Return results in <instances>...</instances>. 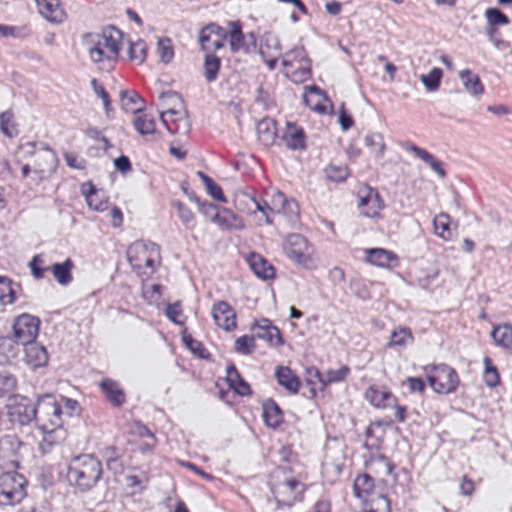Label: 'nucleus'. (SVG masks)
I'll return each mask as SVG.
<instances>
[{
  "label": "nucleus",
  "mask_w": 512,
  "mask_h": 512,
  "mask_svg": "<svg viewBox=\"0 0 512 512\" xmlns=\"http://www.w3.org/2000/svg\"><path fill=\"white\" fill-rule=\"evenodd\" d=\"M428 382L436 393L447 394L456 389L458 379L453 369L444 366L434 369L428 376Z\"/></svg>",
  "instance_id": "f8f14e48"
},
{
  "label": "nucleus",
  "mask_w": 512,
  "mask_h": 512,
  "mask_svg": "<svg viewBox=\"0 0 512 512\" xmlns=\"http://www.w3.org/2000/svg\"><path fill=\"white\" fill-rule=\"evenodd\" d=\"M374 469L380 475H388L392 472L393 467L386 459L381 457L374 463Z\"/></svg>",
  "instance_id": "680f3d73"
},
{
  "label": "nucleus",
  "mask_w": 512,
  "mask_h": 512,
  "mask_svg": "<svg viewBox=\"0 0 512 512\" xmlns=\"http://www.w3.org/2000/svg\"><path fill=\"white\" fill-rule=\"evenodd\" d=\"M35 422L44 434H52L63 426L62 403L53 395H41L36 400Z\"/></svg>",
  "instance_id": "f03ea898"
},
{
  "label": "nucleus",
  "mask_w": 512,
  "mask_h": 512,
  "mask_svg": "<svg viewBox=\"0 0 512 512\" xmlns=\"http://www.w3.org/2000/svg\"><path fill=\"white\" fill-rule=\"evenodd\" d=\"M283 69L286 77L294 82H303L310 75V62L303 49H294L283 57Z\"/></svg>",
  "instance_id": "6e6552de"
},
{
  "label": "nucleus",
  "mask_w": 512,
  "mask_h": 512,
  "mask_svg": "<svg viewBox=\"0 0 512 512\" xmlns=\"http://www.w3.org/2000/svg\"><path fill=\"white\" fill-rule=\"evenodd\" d=\"M283 138L286 144L293 149L302 148L304 146L303 133L294 124L287 123Z\"/></svg>",
  "instance_id": "72a5a7b5"
},
{
  "label": "nucleus",
  "mask_w": 512,
  "mask_h": 512,
  "mask_svg": "<svg viewBox=\"0 0 512 512\" xmlns=\"http://www.w3.org/2000/svg\"><path fill=\"white\" fill-rule=\"evenodd\" d=\"M362 505L363 512H390L389 501L382 495H375Z\"/></svg>",
  "instance_id": "ea45409f"
},
{
  "label": "nucleus",
  "mask_w": 512,
  "mask_h": 512,
  "mask_svg": "<svg viewBox=\"0 0 512 512\" xmlns=\"http://www.w3.org/2000/svg\"><path fill=\"white\" fill-rule=\"evenodd\" d=\"M255 347L254 338L251 336H242L235 341V350L239 354L247 355L253 351Z\"/></svg>",
  "instance_id": "864d4df0"
},
{
  "label": "nucleus",
  "mask_w": 512,
  "mask_h": 512,
  "mask_svg": "<svg viewBox=\"0 0 512 512\" xmlns=\"http://www.w3.org/2000/svg\"><path fill=\"white\" fill-rule=\"evenodd\" d=\"M26 480L16 472L0 475V503L14 505L22 501L26 495Z\"/></svg>",
  "instance_id": "0eeeda50"
},
{
  "label": "nucleus",
  "mask_w": 512,
  "mask_h": 512,
  "mask_svg": "<svg viewBox=\"0 0 512 512\" xmlns=\"http://www.w3.org/2000/svg\"><path fill=\"white\" fill-rule=\"evenodd\" d=\"M1 129L2 131L11 136L15 133V125L13 121V116L11 113H4L1 115L0 119Z\"/></svg>",
  "instance_id": "4d7b16f0"
},
{
  "label": "nucleus",
  "mask_w": 512,
  "mask_h": 512,
  "mask_svg": "<svg viewBox=\"0 0 512 512\" xmlns=\"http://www.w3.org/2000/svg\"><path fill=\"white\" fill-rule=\"evenodd\" d=\"M115 167L121 172H128L131 169L130 162L126 156H120L114 160Z\"/></svg>",
  "instance_id": "774afa93"
},
{
  "label": "nucleus",
  "mask_w": 512,
  "mask_h": 512,
  "mask_svg": "<svg viewBox=\"0 0 512 512\" xmlns=\"http://www.w3.org/2000/svg\"><path fill=\"white\" fill-rule=\"evenodd\" d=\"M407 383L410 391L412 392H423L425 389V384L421 378L417 377H409L407 378Z\"/></svg>",
  "instance_id": "e2e57ef3"
},
{
  "label": "nucleus",
  "mask_w": 512,
  "mask_h": 512,
  "mask_svg": "<svg viewBox=\"0 0 512 512\" xmlns=\"http://www.w3.org/2000/svg\"><path fill=\"white\" fill-rule=\"evenodd\" d=\"M229 38V46L232 52H239L245 49L244 35L241 27L237 22L229 23V31L227 32Z\"/></svg>",
  "instance_id": "2f4dec72"
},
{
  "label": "nucleus",
  "mask_w": 512,
  "mask_h": 512,
  "mask_svg": "<svg viewBox=\"0 0 512 512\" xmlns=\"http://www.w3.org/2000/svg\"><path fill=\"white\" fill-rule=\"evenodd\" d=\"M364 141L366 147H368L372 153L380 155L383 152L384 142L380 133H371L365 137Z\"/></svg>",
  "instance_id": "de8ad7c7"
},
{
  "label": "nucleus",
  "mask_w": 512,
  "mask_h": 512,
  "mask_svg": "<svg viewBox=\"0 0 512 512\" xmlns=\"http://www.w3.org/2000/svg\"><path fill=\"white\" fill-rule=\"evenodd\" d=\"M262 416L269 428H277L283 421V415L279 406L272 400H266L262 404Z\"/></svg>",
  "instance_id": "b1692460"
},
{
  "label": "nucleus",
  "mask_w": 512,
  "mask_h": 512,
  "mask_svg": "<svg viewBox=\"0 0 512 512\" xmlns=\"http://www.w3.org/2000/svg\"><path fill=\"white\" fill-rule=\"evenodd\" d=\"M197 175L204 183L205 189L207 193L215 200L226 203L227 199L224 196L222 189L218 184H216L211 178H209L206 174L202 172H198Z\"/></svg>",
  "instance_id": "79ce46f5"
},
{
  "label": "nucleus",
  "mask_w": 512,
  "mask_h": 512,
  "mask_svg": "<svg viewBox=\"0 0 512 512\" xmlns=\"http://www.w3.org/2000/svg\"><path fill=\"white\" fill-rule=\"evenodd\" d=\"M135 433L138 434L142 439L143 443H138L136 440L132 442L141 450L150 449L155 444L154 436L142 426H137Z\"/></svg>",
  "instance_id": "8fccbe9b"
},
{
  "label": "nucleus",
  "mask_w": 512,
  "mask_h": 512,
  "mask_svg": "<svg viewBox=\"0 0 512 512\" xmlns=\"http://www.w3.org/2000/svg\"><path fill=\"white\" fill-rule=\"evenodd\" d=\"M127 258L134 269L152 271L159 263V251L154 244L136 242L129 246Z\"/></svg>",
  "instance_id": "423d86ee"
},
{
  "label": "nucleus",
  "mask_w": 512,
  "mask_h": 512,
  "mask_svg": "<svg viewBox=\"0 0 512 512\" xmlns=\"http://www.w3.org/2000/svg\"><path fill=\"white\" fill-rule=\"evenodd\" d=\"M39 326L40 321L37 317L21 314L15 318L12 324L13 337L22 345L31 344L38 336Z\"/></svg>",
  "instance_id": "9b49d317"
},
{
  "label": "nucleus",
  "mask_w": 512,
  "mask_h": 512,
  "mask_svg": "<svg viewBox=\"0 0 512 512\" xmlns=\"http://www.w3.org/2000/svg\"><path fill=\"white\" fill-rule=\"evenodd\" d=\"M121 33L107 29L101 33H91L84 37L83 45L93 62H103L118 54Z\"/></svg>",
  "instance_id": "7ed1b4c3"
},
{
  "label": "nucleus",
  "mask_w": 512,
  "mask_h": 512,
  "mask_svg": "<svg viewBox=\"0 0 512 512\" xmlns=\"http://www.w3.org/2000/svg\"><path fill=\"white\" fill-rule=\"evenodd\" d=\"M160 116L163 122L173 131H186L188 116L183 100L174 92H164L159 97Z\"/></svg>",
  "instance_id": "20e7f679"
},
{
  "label": "nucleus",
  "mask_w": 512,
  "mask_h": 512,
  "mask_svg": "<svg viewBox=\"0 0 512 512\" xmlns=\"http://www.w3.org/2000/svg\"><path fill=\"white\" fill-rule=\"evenodd\" d=\"M486 19L493 27L496 25H506L508 18L498 9L490 8L486 10Z\"/></svg>",
  "instance_id": "5fc2aeb1"
},
{
  "label": "nucleus",
  "mask_w": 512,
  "mask_h": 512,
  "mask_svg": "<svg viewBox=\"0 0 512 512\" xmlns=\"http://www.w3.org/2000/svg\"><path fill=\"white\" fill-rule=\"evenodd\" d=\"M128 57L138 65L143 64L147 55V47L141 40L130 42L128 46Z\"/></svg>",
  "instance_id": "a19ab883"
},
{
  "label": "nucleus",
  "mask_w": 512,
  "mask_h": 512,
  "mask_svg": "<svg viewBox=\"0 0 512 512\" xmlns=\"http://www.w3.org/2000/svg\"><path fill=\"white\" fill-rule=\"evenodd\" d=\"M24 361L31 368L44 367L48 363V353L45 347L35 341L24 345Z\"/></svg>",
  "instance_id": "4be33fe9"
},
{
  "label": "nucleus",
  "mask_w": 512,
  "mask_h": 512,
  "mask_svg": "<svg viewBox=\"0 0 512 512\" xmlns=\"http://www.w3.org/2000/svg\"><path fill=\"white\" fill-rule=\"evenodd\" d=\"M94 92L97 96H99L102 100V103L104 107L108 110L109 109V97L104 91L103 87L98 85L95 80L92 81Z\"/></svg>",
  "instance_id": "0e129e2a"
},
{
  "label": "nucleus",
  "mask_w": 512,
  "mask_h": 512,
  "mask_svg": "<svg viewBox=\"0 0 512 512\" xmlns=\"http://www.w3.org/2000/svg\"><path fill=\"white\" fill-rule=\"evenodd\" d=\"M199 211L204 217H211V221L221 229H242L243 221L231 210L219 209L211 203H200Z\"/></svg>",
  "instance_id": "9d476101"
},
{
  "label": "nucleus",
  "mask_w": 512,
  "mask_h": 512,
  "mask_svg": "<svg viewBox=\"0 0 512 512\" xmlns=\"http://www.w3.org/2000/svg\"><path fill=\"white\" fill-rule=\"evenodd\" d=\"M110 223L113 227H119L122 224V213L121 211L113 206L110 210Z\"/></svg>",
  "instance_id": "69168bd1"
},
{
  "label": "nucleus",
  "mask_w": 512,
  "mask_h": 512,
  "mask_svg": "<svg viewBox=\"0 0 512 512\" xmlns=\"http://www.w3.org/2000/svg\"><path fill=\"white\" fill-rule=\"evenodd\" d=\"M16 386L15 380L7 375L0 374V394L4 395L11 392Z\"/></svg>",
  "instance_id": "bf43d9fd"
},
{
  "label": "nucleus",
  "mask_w": 512,
  "mask_h": 512,
  "mask_svg": "<svg viewBox=\"0 0 512 512\" xmlns=\"http://www.w3.org/2000/svg\"><path fill=\"white\" fill-rule=\"evenodd\" d=\"M305 105L312 111L324 114L332 111V103L316 87L307 88L303 93Z\"/></svg>",
  "instance_id": "dca6fc26"
},
{
  "label": "nucleus",
  "mask_w": 512,
  "mask_h": 512,
  "mask_svg": "<svg viewBox=\"0 0 512 512\" xmlns=\"http://www.w3.org/2000/svg\"><path fill=\"white\" fill-rule=\"evenodd\" d=\"M307 375L308 378L306 380L307 385H310V393L312 397H316L317 395V389L316 385L317 383L320 384L321 389H324L325 384L322 382L320 372L315 368H309L307 369Z\"/></svg>",
  "instance_id": "603ef678"
},
{
  "label": "nucleus",
  "mask_w": 512,
  "mask_h": 512,
  "mask_svg": "<svg viewBox=\"0 0 512 512\" xmlns=\"http://www.w3.org/2000/svg\"><path fill=\"white\" fill-rule=\"evenodd\" d=\"M72 262L66 259L63 263H56L52 266V272L60 285H66L71 281Z\"/></svg>",
  "instance_id": "e433bc0d"
},
{
  "label": "nucleus",
  "mask_w": 512,
  "mask_h": 512,
  "mask_svg": "<svg viewBox=\"0 0 512 512\" xmlns=\"http://www.w3.org/2000/svg\"><path fill=\"white\" fill-rule=\"evenodd\" d=\"M226 381L231 389L241 396L250 394L249 385L240 377L234 367L227 369Z\"/></svg>",
  "instance_id": "c85d7f7f"
},
{
  "label": "nucleus",
  "mask_w": 512,
  "mask_h": 512,
  "mask_svg": "<svg viewBox=\"0 0 512 512\" xmlns=\"http://www.w3.org/2000/svg\"><path fill=\"white\" fill-rule=\"evenodd\" d=\"M354 491L355 496L362 502V504L375 496L372 494L373 482L366 474L356 477L354 480Z\"/></svg>",
  "instance_id": "bb28decb"
},
{
  "label": "nucleus",
  "mask_w": 512,
  "mask_h": 512,
  "mask_svg": "<svg viewBox=\"0 0 512 512\" xmlns=\"http://www.w3.org/2000/svg\"><path fill=\"white\" fill-rule=\"evenodd\" d=\"M484 366V382L490 387L496 386L499 383V375L496 368L492 366L491 361L488 358L484 359Z\"/></svg>",
  "instance_id": "09e8293b"
},
{
  "label": "nucleus",
  "mask_w": 512,
  "mask_h": 512,
  "mask_svg": "<svg viewBox=\"0 0 512 512\" xmlns=\"http://www.w3.org/2000/svg\"><path fill=\"white\" fill-rule=\"evenodd\" d=\"M38 13L51 23L64 21L66 14L59 0H34Z\"/></svg>",
  "instance_id": "a211bd4d"
},
{
  "label": "nucleus",
  "mask_w": 512,
  "mask_h": 512,
  "mask_svg": "<svg viewBox=\"0 0 512 512\" xmlns=\"http://www.w3.org/2000/svg\"><path fill=\"white\" fill-rule=\"evenodd\" d=\"M15 299L12 284L8 279L0 278V304L9 305Z\"/></svg>",
  "instance_id": "49530a36"
},
{
  "label": "nucleus",
  "mask_w": 512,
  "mask_h": 512,
  "mask_svg": "<svg viewBox=\"0 0 512 512\" xmlns=\"http://www.w3.org/2000/svg\"><path fill=\"white\" fill-rule=\"evenodd\" d=\"M220 68V61L218 58L214 56H207L205 58V77L208 81H213L216 79L217 74Z\"/></svg>",
  "instance_id": "3c124183"
},
{
  "label": "nucleus",
  "mask_w": 512,
  "mask_h": 512,
  "mask_svg": "<svg viewBox=\"0 0 512 512\" xmlns=\"http://www.w3.org/2000/svg\"><path fill=\"white\" fill-rule=\"evenodd\" d=\"M166 315L175 324L181 325L183 323L182 311L177 303L167 306Z\"/></svg>",
  "instance_id": "6e6d98bb"
},
{
  "label": "nucleus",
  "mask_w": 512,
  "mask_h": 512,
  "mask_svg": "<svg viewBox=\"0 0 512 512\" xmlns=\"http://www.w3.org/2000/svg\"><path fill=\"white\" fill-rule=\"evenodd\" d=\"M325 175L330 181L341 182L347 178L348 170L344 164L331 163L326 167Z\"/></svg>",
  "instance_id": "37998d69"
},
{
  "label": "nucleus",
  "mask_w": 512,
  "mask_h": 512,
  "mask_svg": "<svg viewBox=\"0 0 512 512\" xmlns=\"http://www.w3.org/2000/svg\"><path fill=\"white\" fill-rule=\"evenodd\" d=\"M156 54L163 64H169L174 58V49L170 39L160 38L156 43Z\"/></svg>",
  "instance_id": "58836bf2"
},
{
  "label": "nucleus",
  "mask_w": 512,
  "mask_h": 512,
  "mask_svg": "<svg viewBox=\"0 0 512 512\" xmlns=\"http://www.w3.org/2000/svg\"><path fill=\"white\" fill-rule=\"evenodd\" d=\"M459 76L464 89L469 95L480 96L483 94L484 88L476 74L465 69L460 72Z\"/></svg>",
  "instance_id": "a878e982"
},
{
  "label": "nucleus",
  "mask_w": 512,
  "mask_h": 512,
  "mask_svg": "<svg viewBox=\"0 0 512 512\" xmlns=\"http://www.w3.org/2000/svg\"><path fill=\"white\" fill-rule=\"evenodd\" d=\"M412 340L411 332L406 328H396L391 331L389 346L403 347Z\"/></svg>",
  "instance_id": "c03bdc74"
},
{
  "label": "nucleus",
  "mask_w": 512,
  "mask_h": 512,
  "mask_svg": "<svg viewBox=\"0 0 512 512\" xmlns=\"http://www.w3.org/2000/svg\"><path fill=\"white\" fill-rule=\"evenodd\" d=\"M252 329L257 330L258 338L265 340L271 346L278 347L284 342L279 329L266 319L254 322Z\"/></svg>",
  "instance_id": "412c9836"
},
{
  "label": "nucleus",
  "mask_w": 512,
  "mask_h": 512,
  "mask_svg": "<svg viewBox=\"0 0 512 512\" xmlns=\"http://www.w3.org/2000/svg\"><path fill=\"white\" fill-rule=\"evenodd\" d=\"M278 383L289 392L296 394L300 389V381L289 367L280 366L276 369Z\"/></svg>",
  "instance_id": "393cba45"
},
{
  "label": "nucleus",
  "mask_w": 512,
  "mask_h": 512,
  "mask_svg": "<svg viewBox=\"0 0 512 512\" xmlns=\"http://www.w3.org/2000/svg\"><path fill=\"white\" fill-rule=\"evenodd\" d=\"M110 402L114 405H121L125 401V395L118 384L111 380H104L100 384Z\"/></svg>",
  "instance_id": "f704fd0d"
},
{
  "label": "nucleus",
  "mask_w": 512,
  "mask_h": 512,
  "mask_svg": "<svg viewBox=\"0 0 512 512\" xmlns=\"http://www.w3.org/2000/svg\"><path fill=\"white\" fill-rule=\"evenodd\" d=\"M278 199L281 201L283 205L282 213L286 216H297L298 215V207L297 204L293 200H287L282 195H279Z\"/></svg>",
  "instance_id": "13d9d810"
},
{
  "label": "nucleus",
  "mask_w": 512,
  "mask_h": 512,
  "mask_svg": "<svg viewBox=\"0 0 512 512\" xmlns=\"http://www.w3.org/2000/svg\"><path fill=\"white\" fill-rule=\"evenodd\" d=\"M391 393L385 389L369 387L365 392V398L376 408H384L391 398Z\"/></svg>",
  "instance_id": "473e14b6"
},
{
  "label": "nucleus",
  "mask_w": 512,
  "mask_h": 512,
  "mask_svg": "<svg viewBox=\"0 0 512 512\" xmlns=\"http://www.w3.org/2000/svg\"><path fill=\"white\" fill-rule=\"evenodd\" d=\"M100 475V463L92 456L76 457L69 465L68 479L73 485L81 489L92 487L98 481Z\"/></svg>",
  "instance_id": "39448f33"
},
{
  "label": "nucleus",
  "mask_w": 512,
  "mask_h": 512,
  "mask_svg": "<svg viewBox=\"0 0 512 512\" xmlns=\"http://www.w3.org/2000/svg\"><path fill=\"white\" fill-rule=\"evenodd\" d=\"M257 135L264 144H272L277 135L275 124L267 120L260 121L257 124Z\"/></svg>",
  "instance_id": "c9c22d12"
},
{
  "label": "nucleus",
  "mask_w": 512,
  "mask_h": 512,
  "mask_svg": "<svg viewBox=\"0 0 512 512\" xmlns=\"http://www.w3.org/2000/svg\"><path fill=\"white\" fill-rule=\"evenodd\" d=\"M366 261L372 266L391 269L397 266V256L383 248H371L366 251Z\"/></svg>",
  "instance_id": "6ab92c4d"
},
{
  "label": "nucleus",
  "mask_w": 512,
  "mask_h": 512,
  "mask_svg": "<svg viewBox=\"0 0 512 512\" xmlns=\"http://www.w3.org/2000/svg\"><path fill=\"white\" fill-rule=\"evenodd\" d=\"M18 162L21 163L27 157H31L30 164H23L21 170L23 176H28L29 170L36 174L38 179H43L52 174L57 165L54 152L46 147L35 149L33 143L22 144L16 153Z\"/></svg>",
  "instance_id": "f257e3e1"
},
{
  "label": "nucleus",
  "mask_w": 512,
  "mask_h": 512,
  "mask_svg": "<svg viewBox=\"0 0 512 512\" xmlns=\"http://www.w3.org/2000/svg\"><path fill=\"white\" fill-rule=\"evenodd\" d=\"M227 31L217 25H208L200 32V44L204 50L214 51L223 47Z\"/></svg>",
  "instance_id": "2eb2a0df"
},
{
  "label": "nucleus",
  "mask_w": 512,
  "mask_h": 512,
  "mask_svg": "<svg viewBox=\"0 0 512 512\" xmlns=\"http://www.w3.org/2000/svg\"><path fill=\"white\" fill-rule=\"evenodd\" d=\"M176 208L180 220L184 223H188L193 220L194 214L190 208L183 205L182 203H176Z\"/></svg>",
  "instance_id": "052dcab7"
},
{
  "label": "nucleus",
  "mask_w": 512,
  "mask_h": 512,
  "mask_svg": "<svg viewBox=\"0 0 512 512\" xmlns=\"http://www.w3.org/2000/svg\"><path fill=\"white\" fill-rule=\"evenodd\" d=\"M122 108L130 113H135L141 109L142 101L133 91H122L120 93Z\"/></svg>",
  "instance_id": "4c0bfd02"
},
{
  "label": "nucleus",
  "mask_w": 512,
  "mask_h": 512,
  "mask_svg": "<svg viewBox=\"0 0 512 512\" xmlns=\"http://www.w3.org/2000/svg\"><path fill=\"white\" fill-rule=\"evenodd\" d=\"M358 208L363 216L375 218L379 216L383 203L375 190L363 187L358 191Z\"/></svg>",
  "instance_id": "4468645a"
},
{
  "label": "nucleus",
  "mask_w": 512,
  "mask_h": 512,
  "mask_svg": "<svg viewBox=\"0 0 512 512\" xmlns=\"http://www.w3.org/2000/svg\"><path fill=\"white\" fill-rule=\"evenodd\" d=\"M494 343L505 349H512V327L507 324L495 326L491 331Z\"/></svg>",
  "instance_id": "cd10ccee"
},
{
  "label": "nucleus",
  "mask_w": 512,
  "mask_h": 512,
  "mask_svg": "<svg viewBox=\"0 0 512 512\" xmlns=\"http://www.w3.org/2000/svg\"><path fill=\"white\" fill-rule=\"evenodd\" d=\"M442 77V71L439 68H432L428 74L421 75L420 80L424 87L428 91H435L438 89L440 80Z\"/></svg>",
  "instance_id": "a18cd8bd"
},
{
  "label": "nucleus",
  "mask_w": 512,
  "mask_h": 512,
  "mask_svg": "<svg viewBox=\"0 0 512 512\" xmlns=\"http://www.w3.org/2000/svg\"><path fill=\"white\" fill-rule=\"evenodd\" d=\"M286 252L290 258L304 267L313 264V250L301 236L294 235L288 238Z\"/></svg>",
  "instance_id": "ddd939ff"
},
{
  "label": "nucleus",
  "mask_w": 512,
  "mask_h": 512,
  "mask_svg": "<svg viewBox=\"0 0 512 512\" xmlns=\"http://www.w3.org/2000/svg\"><path fill=\"white\" fill-rule=\"evenodd\" d=\"M212 317L215 324L224 331L236 328V314L232 307L225 302H218L213 306Z\"/></svg>",
  "instance_id": "f3484780"
},
{
  "label": "nucleus",
  "mask_w": 512,
  "mask_h": 512,
  "mask_svg": "<svg viewBox=\"0 0 512 512\" xmlns=\"http://www.w3.org/2000/svg\"><path fill=\"white\" fill-rule=\"evenodd\" d=\"M133 126L141 135H151L156 130L155 118L147 113H141L134 117Z\"/></svg>",
  "instance_id": "7c9ffc66"
},
{
  "label": "nucleus",
  "mask_w": 512,
  "mask_h": 512,
  "mask_svg": "<svg viewBox=\"0 0 512 512\" xmlns=\"http://www.w3.org/2000/svg\"><path fill=\"white\" fill-rule=\"evenodd\" d=\"M182 339L185 345L193 352L198 353L201 350V346L198 342L194 341L186 332L182 333Z\"/></svg>",
  "instance_id": "338daca9"
},
{
  "label": "nucleus",
  "mask_w": 512,
  "mask_h": 512,
  "mask_svg": "<svg viewBox=\"0 0 512 512\" xmlns=\"http://www.w3.org/2000/svg\"><path fill=\"white\" fill-rule=\"evenodd\" d=\"M6 412L8 419L13 424L25 425L35 417L36 403L22 395H13L7 399Z\"/></svg>",
  "instance_id": "1a4fd4ad"
},
{
  "label": "nucleus",
  "mask_w": 512,
  "mask_h": 512,
  "mask_svg": "<svg viewBox=\"0 0 512 512\" xmlns=\"http://www.w3.org/2000/svg\"><path fill=\"white\" fill-rule=\"evenodd\" d=\"M248 264L253 273L261 279H271L275 275L274 268L266 259L260 255L251 254L248 258Z\"/></svg>",
  "instance_id": "5701e85b"
},
{
  "label": "nucleus",
  "mask_w": 512,
  "mask_h": 512,
  "mask_svg": "<svg viewBox=\"0 0 512 512\" xmlns=\"http://www.w3.org/2000/svg\"><path fill=\"white\" fill-rule=\"evenodd\" d=\"M81 192L91 210L101 213L108 208V197L103 192L97 190L91 183L82 184Z\"/></svg>",
  "instance_id": "aec40b11"
},
{
  "label": "nucleus",
  "mask_w": 512,
  "mask_h": 512,
  "mask_svg": "<svg viewBox=\"0 0 512 512\" xmlns=\"http://www.w3.org/2000/svg\"><path fill=\"white\" fill-rule=\"evenodd\" d=\"M451 219L446 213H439L433 218V227L435 234L444 241L451 239L450 229Z\"/></svg>",
  "instance_id": "c756f323"
}]
</instances>
